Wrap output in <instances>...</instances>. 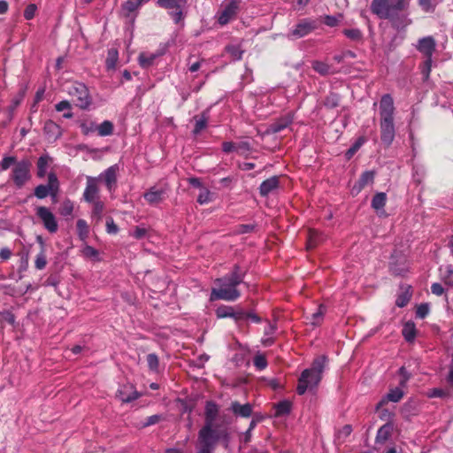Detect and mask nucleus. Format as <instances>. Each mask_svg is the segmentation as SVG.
<instances>
[{"mask_svg":"<svg viewBox=\"0 0 453 453\" xmlns=\"http://www.w3.org/2000/svg\"><path fill=\"white\" fill-rule=\"evenodd\" d=\"M372 0L371 12L381 19H388L392 27L398 32L405 31L412 24L408 12H404L410 5L409 0Z\"/></svg>","mask_w":453,"mask_h":453,"instance_id":"nucleus-1","label":"nucleus"},{"mask_svg":"<svg viewBox=\"0 0 453 453\" xmlns=\"http://www.w3.org/2000/svg\"><path fill=\"white\" fill-rule=\"evenodd\" d=\"M246 272L242 271L238 265H235L233 270L222 278L215 280L219 288L211 289L210 300H224L233 302L241 296L237 287L242 283Z\"/></svg>","mask_w":453,"mask_h":453,"instance_id":"nucleus-2","label":"nucleus"},{"mask_svg":"<svg viewBox=\"0 0 453 453\" xmlns=\"http://www.w3.org/2000/svg\"><path fill=\"white\" fill-rule=\"evenodd\" d=\"M394 112L395 106L392 96L388 94L383 95L380 102V139L387 146L391 145L395 139Z\"/></svg>","mask_w":453,"mask_h":453,"instance_id":"nucleus-3","label":"nucleus"},{"mask_svg":"<svg viewBox=\"0 0 453 453\" xmlns=\"http://www.w3.org/2000/svg\"><path fill=\"white\" fill-rule=\"evenodd\" d=\"M326 363V357L321 356L314 359L311 368L305 369L300 375L296 391L298 395H303L307 390L317 388L322 379Z\"/></svg>","mask_w":453,"mask_h":453,"instance_id":"nucleus-4","label":"nucleus"},{"mask_svg":"<svg viewBox=\"0 0 453 453\" xmlns=\"http://www.w3.org/2000/svg\"><path fill=\"white\" fill-rule=\"evenodd\" d=\"M226 437V429H219L215 425L204 424L198 433L199 448L197 453H211L217 442Z\"/></svg>","mask_w":453,"mask_h":453,"instance_id":"nucleus-5","label":"nucleus"},{"mask_svg":"<svg viewBox=\"0 0 453 453\" xmlns=\"http://www.w3.org/2000/svg\"><path fill=\"white\" fill-rule=\"evenodd\" d=\"M66 92L73 98L75 105L81 110L88 109L92 104V97L84 83L72 82L66 87Z\"/></svg>","mask_w":453,"mask_h":453,"instance_id":"nucleus-6","label":"nucleus"},{"mask_svg":"<svg viewBox=\"0 0 453 453\" xmlns=\"http://www.w3.org/2000/svg\"><path fill=\"white\" fill-rule=\"evenodd\" d=\"M32 164L28 159L17 162L12 170L11 178L18 188H21L31 178Z\"/></svg>","mask_w":453,"mask_h":453,"instance_id":"nucleus-7","label":"nucleus"},{"mask_svg":"<svg viewBox=\"0 0 453 453\" xmlns=\"http://www.w3.org/2000/svg\"><path fill=\"white\" fill-rule=\"evenodd\" d=\"M240 3L241 0H225L217 13L219 24L224 26L230 22L237 14Z\"/></svg>","mask_w":453,"mask_h":453,"instance_id":"nucleus-8","label":"nucleus"},{"mask_svg":"<svg viewBox=\"0 0 453 453\" xmlns=\"http://www.w3.org/2000/svg\"><path fill=\"white\" fill-rule=\"evenodd\" d=\"M316 28L315 22L311 19L300 20L293 29L288 34L287 37L290 40H296L308 35Z\"/></svg>","mask_w":453,"mask_h":453,"instance_id":"nucleus-9","label":"nucleus"},{"mask_svg":"<svg viewBox=\"0 0 453 453\" xmlns=\"http://www.w3.org/2000/svg\"><path fill=\"white\" fill-rule=\"evenodd\" d=\"M36 215L50 233H56L58 231V225L56 217L49 208L38 206L36 208Z\"/></svg>","mask_w":453,"mask_h":453,"instance_id":"nucleus-10","label":"nucleus"},{"mask_svg":"<svg viewBox=\"0 0 453 453\" xmlns=\"http://www.w3.org/2000/svg\"><path fill=\"white\" fill-rule=\"evenodd\" d=\"M167 190V185L153 186L143 194V197L148 203L157 205L165 200Z\"/></svg>","mask_w":453,"mask_h":453,"instance_id":"nucleus-11","label":"nucleus"},{"mask_svg":"<svg viewBox=\"0 0 453 453\" xmlns=\"http://www.w3.org/2000/svg\"><path fill=\"white\" fill-rule=\"evenodd\" d=\"M416 49L425 58H432L436 49V42L431 35L418 40Z\"/></svg>","mask_w":453,"mask_h":453,"instance_id":"nucleus-12","label":"nucleus"},{"mask_svg":"<svg viewBox=\"0 0 453 453\" xmlns=\"http://www.w3.org/2000/svg\"><path fill=\"white\" fill-rule=\"evenodd\" d=\"M99 189L96 184V179L88 177L87 185L83 193V198L88 203L95 202L98 199Z\"/></svg>","mask_w":453,"mask_h":453,"instance_id":"nucleus-13","label":"nucleus"},{"mask_svg":"<svg viewBox=\"0 0 453 453\" xmlns=\"http://www.w3.org/2000/svg\"><path fill=\"white\" fill-rule=\"evenodd\" d=\"M139 396L140 394L131 385H124L117 392V397L123 403H130Z\"/></svg>","mask_w":453,"mask_h":453,"instance_id":"nucleus-14","label":"nucleus"},{"mask_svg":"<svg viewBox=\"0 0 453 453\" xmlns=\"http://www.w3.org/2000/svg\"><path fill=\"white\" fill-rule=\"evenodd\" d=\"M118 169L119 168L117 165H111L100 175V178L104 179V183L110 192L115 188Z\"/></svg>","mask_w":453,"mask_h":453,"instance_id":"nucleus-15","label":"nucleus"},{"mask_svg":"<svg viewBox=\"0 0 453 453\" xmlns=\"http://www.w3.org/2000/svg\"><path fill=\"white\" fill-rule=\"evenodd\" d=\"M219 413V407L215 402H206L204 408V424L215 425Z\"/></svg>","mask_w":453,"mask_h":453,"instance_id":"nucleus-16","label":"nucleus"},{"mask_svg":"<svg viewBox=\"0 0 453 453\" xmlns=\"http://www.w3.org/2000/svg\"><path fill=\"white\" fill-rule=\"evenodd\" d=\"M404 395V391L401 388H390L388 393L379 402L377 410L380 409L388 402L398 403Z\"/></svg>","mask_w":453,"mask_h":453,"instance_id":"nucleus-17","label":"nucleus"},{"mask_svg":"<svg viewBox=\"0 0 453 453\" xmlns=\"http://www.w3.org/2000/svg\"><path fill=\"white\" fill-rule=\"evenodd\" d=\"M230 410L235 416L249 418L252 414L253 407L250 403L241 404L240 403L234 401L232 402Z\"/></svg>","mask_w":453,"mask_h":453,"instance_id":"nucleus-18","label":"nucleus"},{"mask_svg":"<svg viewBox=\"0 0 453 453\" xmlns=\"http://www.w3.org/2000/svg\"><path fill=\"white\" fill-rule=\"evenodd\" d=\"M279 187V178L273 176L264 180L259 187V193L262 196H267Z\"/></svg>","mask_w":453,"mask_h":453,"instance_id":"nucleus-19","label":"nucleus"},{"mask_svg":"<svg viewBox=\"0 0 453 453\" xmlns=\"http://www.w3.org/2000/svg\"><path fill=\"white\" fill-rule=\"evenodd\" d=\"M43 130L50 140L56 141L62 134L61 127L52 120H47Z\"/></svg>","mask_w":453,"mask_h":453,"instance_id":"nucleus-20","label":"nucleus"},{"mask_svg":"<svg viewBox=\"0 0 453 453\" xmlns=\"http://www.w3.org/2000/svg\"><path fill=\"white\" fill-rule=\"evenodd\" d=\"M160 53H146L142 52L138 57V62L141 67L149 68L153 65L155 60L160 56Z\"/></svg>","mask_w":453,"mask_h":453,"instance_id":"nucleus-21","label":"nucleus"},{"mask_svg":"<svg viewBox=\"0 0 453 453\" xmlns=\"http://www.w3.org/2000/svg\"><path fill=\"white\" fill-rule=\"evenodd\" d=\"M149 1L150 0H127L122 4V10L127 15H130L131 13L138 11L144 3Z\"/></svg>","mask_w":453,"mask_h":453,"instance_id":"nucleus-22","label":"nucleus"},{"mask_svg":"<svg viewBox=\"0 0 453 453\" xmlns=\"http://www.w3.org/2000/svg\"><path fill=\"white\" fill-rule=\"evenodd\" d=\"M324 241V236L319 231L311 229L308 233L307 249L311 250Z\"/></svg>","mask_w":453,"mask_h":453,"instance_id":"nucleus-23","label":"nucleus"},{"mask_svg":"<svg viewBox=\"0 0 453 453\" xmlns=\"http://www.w3.org/2000/svg\"><path fill=\"white\" fill-rule=\"evenodd\" d=\"M22 101V96H19L18 97H15L12 99V104L8 106L6 111V119L4 121H3L2 126L5 127L7 126L13 119L14 111L16 108L20 104Z\"/></svg>","mask_w":453,"mask_h":453,"instance_id":"nucleus-24","label":"nucleus"},{"mask_svg":"<svg viewBox=\"0 0 453 453\" xmlns=\"http://www.w3.org/2000/svg\"><path fill=\"white\" fill-rule=\"evenodd\" d=\"M51 158L49 155H42L37 161V176L43 178L46 174Z\"/></svg>","mask_w":453,"mask_h":453,"instance_id":"nucleus-25","label":"nucleus"},{"mask_svg":"<svg viewBox=\"0 0 453 453\" xmlns=\"http://www.w3.org/2000/svg\"><path fill=\"white\" fill-rule=\"evenodd\" d=\"M274 409L277 417L288 415L291 411L292 403L288 400L280 401L275 404Z\"/></svg>","mask_w":453,"mask_h":453,"instance_id":"nucleus-26","label":"nucleus"},{"mask_svg":"<svg viewBox=\"0 0 453 453\" xmlns=\"http://www.w3.org/2000/svg\"><path fill=\"white\" fill-rule=\"evenodd\" d=\"M311 66L315 72L324 76L334 73L331 65L322 61H313Z\"/></svg>","mask_w":453,"mask_h":453,"instance_id":"nucleus-27","label":"nucleus"},{"mask_svg":"<svg viewBox=\"0 0 453 453\" xmlns=\"http://www.w3.org/2000/svg\"><path fill=\"white\" fill-rule=\"evenodd\" d=\"M276 331V326L271 322H268L266 327L265 328V337L262 339V343L265 346H270L273 343L274 340L273 338V334Z\"/></svg>","mask_w":453,"mask_h":453,"instance_id":"nucleus-28","label":"nucleus"},{"mask_svg":"<svg viewBox=\"0 0 453 453\" xmlns=\"http://www.w3.org/2000/svg\"><path fill=\"white\" fill-rule=\"evenodd\" d=\"M208 119L209 116L206 112H203L200 116L195 117L196 124L193 131L195 134H199L202 130H203L206 127Z\"/></svg>","mask_w":453,"mask_h":453,"instance_id":"nucleus-29","label":"nucleus"},{"mask_svg":"<svg viewBox=\"0 0 453 453\" xmlns=\"http://www.w3.org/2000/svg\"><path fill=\"white\" fill-rule=\"evenodd\" d=\"M114 126L111 121L104 120L97 126L96 131L100 136H108L112 134Z\"/></svg>","mask_w":453,"mask_h":453,"instance_id":"nucleus-30","label":"nucleus"},{"mask_svg":"<svg viewBox=\"0 0 453 453\" xmlns=\"http://www.w3.org/2000/svg\"><path fill=\"white\" fill-rule=\"evenodd\" d=\"M387 195L383 192L377 193L372 200V207L379 211L382 210L386 204Z\"/></svg>","mask_w":453,"mask_h":453,"instance_id":"nucleus-31","label":"nucleus"},{"mask_svg":"<svg viewBox=\"0 0 453 453\" xmlns=\"http://www.w3.org/2000/svg\"><path fill=\"white\" fill-rule=\"evenodd\" d=\"M403 335L404 339L409 342H411L412 341H414V339L416 337V328H415L414 323L407 322L403 326Z\"/></svg>","mask_w":453,"mask_h":453,"instance_id":"nucleus-32","label":"nucleus"},{"mask_svg":"<svg viewBox=\"0 0 453 453\" xmlns=\"http://www.w3.org/2000/svg\"><path fill=\"white\" fill-rule=\"evenodd\" d=\"M326 307L324 305H319L318 311L313 312L310 318V323L312 326H319L323 320L324 314L326 313Z\"/></svg>","mask_w":453,"mask_h":453,"instance_id":"nucleus-33","label":"nucleus"},{"mask_svg":"<svg viewBox=\"0 0 453 453\" xmlns=\"http://www.w3.org/2000/svg\"><path fill=\"white\" fill-rule=\"evenodd\" d=\"M80 127L83 134L88 135L96 131L97 125L93 120L85 119L81 122Z\"/></svg>","mask_w":453,"mask_h":453,"instance_id":"nucleus-34","label":"nucleus"},{"mask_svg":"<svg viewBox=\"0 0 453 453\" xmlns=\"http://www.w3.org/2000/svg\"><path fill=\"white\" fill-rule=\"evenodd\" d=\"M119 59L118 50L115 49H110L108 50L107 58H106V66L108 69H114L116 67L117 62Z\"/></svg>","mask_w":453,"mask_h":453,"instance_id":"nucleus-35","label":"nucleus"},{"mask_svg":"<svg viewBox=\"0 0 453 453\" xmlns=\"http://www.w3.org/2000/svg\"><path fill=\"white\" fill-rule=\"evenodd\" d=\"M374 176H375V173L373 171L364 172L358 180L359 188H363L366 185L372 183L373 180H374Z\"/></svg>","mask_w":453,"mask_h":453,"instance_id":"nucleus-36","label":"nucleus"},{"mask_svg":"<svg viewBox=\"0 0 453 453\" xmlns=\"http://www.w3.org/2000/svg\"><path fill=\"white\" fill-rule=\"evenodd\" d=\"M291 123V119L287 118V119H279L278 121L274 122L273 124L271 125V131L273 133H279L280 131H282L283 129H285L287 127H288Z\"/></svg>","mask_w":453,"mask_h":453,"instance_id":"nucleus-37","label":"nucleus"},{"mask_svg":"<svg viewBox=\"0 0 453 453\" xmlns=\"http://www.w3.org/2000/svg\"><path fill=\"white\" fill-rule=\"evenodd\" d=\"M365 142H366V139L363 136L357 138V140L347 150V152H346L347 158H349V159L351 158Z\"/></svg>","mask_w":453,"mask_h":453,"instance_id":"nucleus-38","label":"nucleus"},{"mask_svg":"<svg viewBox=\"0 0 453 453\" xmlns=\"http://www.w3.org/2000/svg\"><path fill=\"white\" fill-rule=\"evenodd\" d=\"M216 315L219 319L232 318L234 316V308L221 305L216 310Z\"/></svg>","mask_w":453,"mask_h":453,"instance_id":"nucleus-39","label":"nucleus"},{"mask_svg":"<svg viewBox=\"0 0 453 453\" xmlns=\"http://www.w3.org/2000/svg\"><path fill=\"white\" fill-rule=\"evenodd\" d=\"M181 3V0H157V4L158 6L168 9V10H173V9H180V4Z\"/></svg>","mask_w":453,"mask_h":453,"instance_id":"nucleus-40","label":"nucleus"},{"mask_svg":"<svg viewBox=\"0 0 453 453\" xmlns=\"http://www.w3.org/2000/svg\"><path fill=\"white\" fill-rule=\"evenodd\" d=\"M393 429V426L390 423H387L382 426L377 434V440L386 441L390 435Z\"/></svg>","mask_w":453,"mask_h":453,"instance_id":"nucleus-41","label":"nucleus"},{"mask_svg":"<svg viewBox=\"0 0 453 453\" xmlns=\"http://www.w3.org/2000/svg\"><path fill=\"white\" fill-rule=\"evenodd\" d=\"M343 34L354 42H359L363 37L361 31L357 28L344 29Z\"/></svg>","mask_w":453,"mask_h":453,"instance_id":"nucleus-42","label":"nucleus"},{"mask_svg":"<svg viewBox=\"0 0 453 453\" xmlns=\"http://www.w3.org/2000/svg\"><path fill=\"white\" fill-rule=\"evenodd\" d=\"M91 203H93L92 217L97 218L98 220L101 219L103 211L104 210V203L100 200H96Z\"/></svg>","mask_w":453,"mask_h":453,"instance_id":"nucleus-43","label":"nucleus"},{"mask_svg":"<svg viewBox=\"0 0 453 453\" xmlns=\"http://www.w3.org/2000/svg\"><path fill=\"white\" fill-rule=\"evenodd\" d=\"M418 4L422 11L427 13L434 12L437 5L433 3V0H418Z\"/></svg>","mask_w":453,"mask_h":453,"instance_id":"nucleus-44","label":"nucleus"},{"mask_svg":"<svg viewBox=\"0 0 453 453\" xmlns=\"http://www.w3.org/2000/svg\"><path fill=\"white\" fill-rule=\"evenodd\" d=\"M78 234L81 239H84L88 234V226L84 219H78L76 223Z\"/></svg>","mask_w":453,"mask_h":453,"instance_id":"nucleus-45","label":"nucleus"},{"mask_svg":"<svg viewBox=\"0 0 453 453\" xmlns=\"http://www.w3.org/2000/svg\"><path fill=\"white\" fill-rule=\"evenodd\" d=\"M17 159L15 157L7 156L0 161V172L9 169L12 165H15Z\"/></svg>","mask_w":453,"mask_h":453,"instance_id":"nucleus-46","label":"nucleus"},{"mask_svg":"<svg viewBox=\"0 0 453 453\" xmlns=\"http://www.w3.org/2000/svg\"><path fill=\"white\" fill-rule=\"evenodd\" d=\"M50 187L46 185H39L35 189V196L39 199H43L50 194Z\"/></svg>","mask_w":453,"mask_h":453,"instance_id":"nucleus-47","label":"nucleus"},{"mask_svg":"<svg viewBox=\"0 0 453 453\" xmlns=\"http://www.w3.org/2000/svg\"><path fill=\"white\" fill-rule=\"evenodd\" d=\"M340 98L336 94H330L325 99V105L327 108L333 109L339 105Z\"/></svg>","mask_w":453,"mask_h":453,"instance_id":"nucleus-48","label":"nucleus"},{"mask_svg":"<svg viewBox=\"0 0 453 453\" xmlns=\"http://www.w3.org/2000/svg\"><path fill=\"white\" fill-rule=\"evenodd\" d=\"M147 364L150 370L156 372L157 371L159 360L156 354L150 353L147 356Z\"/></svg>","mask_w":453,"mask_h":453,"instance_id":"nucleus-49","label":"nucleus"},{"mask_svg":"<svg viewBox=\"0 0 453 453\" xmlns=\"http://www.w3.org/2000/svg\"><path fill=\"white\" fill-rule=\"evenodd\" d=\"M226 51L231 55V57L235 59L239 60L242 58V50L240 49L237 45H229L226 48Z\"/></svg>","mask_w":453,"mask_h":453,"instance_id":"nucleus-50","label":"nucleus"},{"mask_svg":"<svg viewBox=\"0 0 453 453\" xmlns=\"http://www.w3.org/2000/svg\"><path fill=\"white\" fill-rule=\"evenodd\" d=\"M432 58H426L421 66V73L424 76L425 80H427L430 76L431 69H432Z\"/></svg>","mask_w":453,"mask_h":453,"instance_id":"nucleus-51","label":"nucleus"},{"mask_svg":"<svg viewBox=\"0 0 453 453\" xmlns=\"http://www.w3.org/2000/svg\"><path fill=\"white\" fill-rule=\"evenodd\" d=\"M253 364L260 371L264 370L267 366L265 357L260 354H257L254 357Z\"/></svg>","mask_w":453,"mask_h":453,"instance_id":"nucleus-52","label":"nucleus"},{"mask_svg":"<svg viewBox=\"0 0 453 453\" xmlns=\"http://www.w3.org/2000/svg\"><path fill=\"white\" fill-rule=\"evenodd\" d=\"M47 265L46 256L44 250H42L35 258V265L36 269L42 270Z\"/></svg>","mask_w":453,"mask_h":453,"instance_id":"nucleus-53","label":"nucleus"},{"mask_svg":"<svg viewBox=\"0 0 453 453\" xmlns=\"http://www.w3.org/2000/svg\"><path fill=\"white\" fill-rule=\"evenodd\" d=\"M342 18V15H337V16L326 15L324 18V23L328 27H336L339 25Z\"/></svg>","mask_w":453,"mask_h":453,"instance_id":"nucleus-54","label":"nucleus"},{"mask_svg":"<svg viewBox=\"0 0 453 453\" xmlns=\"http://www.w3.org/2000/svg\"><path fill=\"white\" fill-rule=\"evenodd\" d=\"M73 211V204L70 200L65 201L60 208V213L63 216H70Z\"/></svg>","mask_w":453,"mask_h":453,"instance_id":"nucleus-55","label":"nucleus"},{"mask_svg":"<svg viewBox=\"0 0 453 453\" xmlns=\"http://www.w3.org/2000/svg\"><path fill=\"white\" fill-rule=\"evenodd\" d=\"M211 201V192L207 188H202L197 197V203L200 204L208 203Z\"/></svg>","mask_w":453,"mask_h":453,"instance_id":"nucleus-56","label":"nucleus"},{"mask_svg":"<svg viewBox=\"0 0 453 453\" xmlns=\"http://www.w3.org/2000/svg\"><path fill=\"white\" fill-rule=\"evenodd\" d=\"M37 7L35 4H28L24 11V17L26 19L30 20L35 17Z\"/></svg>","mask_w":453,"mask_h":453,"instance_id":"nucleus-57","label":"nucleus"},{"mask_svg":"<svg viewBox=\"0 0 453 453\" xmlns=\"http://www.w3.org/2000/svg\"><path fill=\"white\" fill-rule=\"evenodd\" d=\"M162 419L161 415H152L146 418V421L142 425V427H147L158 423Z\"/></svg>","mask_w":453,"mask_h":453,"instance_id":"nucleus-58","label":"nucleus"},{"mask_svg":"<svg viewBox=\"0 0 453 453\" xmlns=\"http://www.w3.org/2000/svg\"><path fill=\"white\" fill-rule=\"evenodd\" d=\"M250 151V145L248 142H241L236 143V152L245 154Z\"/></svg>","mask_w":453,"mask_h":453,"instance_id":"nucleus-59","label":"nucleus"},{"mask_svg":"<svg viewBox=\"0 0 453 453\" xmlns=\"http://www.w3.org/2000/svg\"><path fill=\"white\" fill-rule=\"evenodd\" d=\"M106 231L108 234H115L119 231L118 226L114 223L112 219H109L106 221Z\"/></svg>","mask_w":453,"mask_h":453,"instance_id":"nucleus-60","label":"nucleus"},{"mask_svg":"<svg viewBox=\"0 0 453 453\" xmlns=\"http://www.w3.org/2000/svg\"><path fill=\"white\" fill-rule=\"evenodd\" d=\"M429 312V306L427 303L420 304L417 309V316L420 319H424Z\"/></svg>","mask_w":453,"mask_h":453,"instance_id":"nucleus-61","label":"nucleus"},{"mask_svg":"<svg viewBox=\"0 0 453 453\" xmlns=\"http://www.w3.org/2000/svg\"><path fill=\"white\" fill-rule=\"evenodd\" d=\"M55 109L57 111H68V110H71L72 109V105H71V103L67 100H63V101H60L59 103H58L56 105H55Z\"/></svg>","mask_w":453,"mask_h":453,"instance_id":"nucleus-62","label":"nucleus"},{"mask_svg":"<svg viewBox=\"0 0 453 453\" xmlns=\"http://www.w3.org/2000/svg\"><path fill=\"white\" fill-rule=\"evenodd\" d=\"M170 15L175 23H179L183 18L181 5L180 4V9H173L172 12H170Z\"/></svg>","mask_w":453,"mask_h":453,"instance_id":"nucleus-63","label":"nucleus"},{"mask_svg":"<svg viewBox=\"0 0 453 453\" xmlns=\"http://www.w3.org/2000/svg\"><path fill=\"white\" fill-rule=\"evenodd\" d=\"M83 254L85 257H98V251L91 246H86L83 249Z\"/></svg>","mask_w":453,"mask_h":453,"instance_id":"nucleus-64","label":"nucleus"}]
</instances>
